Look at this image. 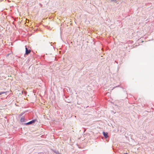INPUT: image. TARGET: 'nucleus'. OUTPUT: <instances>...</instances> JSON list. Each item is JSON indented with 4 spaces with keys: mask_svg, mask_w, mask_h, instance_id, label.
Returning <instances> with one entry per match:
<instances>
[{
    "mask_svg": "<svg viewBox=\"0 0 154 154\" xmlns=\"http://www.w3.org/2000/svg\"><path fill=\"white\" fill-rule=\"evenodd\" d=\"M116 0H112V1L114 2H117Z\"/></svg>",
    "mask_w": 154,
    "mask_h": 154,
    "instance_id": "423d86ee",
    "label": "nucleus"
},
{
    "mask_svg": "<svg viewBox=\"0 0 154 154\" xmlns=\"http://www.w3.org/2000/svg\"><path fill=\"white\" fill-rule=\"evenodd\" d=\"M20 120V121L21 122H25V119L24 117H22L21 118Z\"/></svg>",
    "mask_w": 154,
    "mask_h": 154,
    "instance_id": "20e7f679",
    "label": "nucleus"
},
{
    "mask_svg": "<svg viewBox=\"0 0 154 154\" xmlns=\"http://www.w3.org/2000/svg\"><path fill=\"white\" fill-rule=\"evenodd\" d=\"M5 93V92H0V95H1L2 94H4Z\"/></svg>",
    "mask_w": 154,
    "mask_h": 154,
    "instance_id": "39448f33",
    "label": "nucleus"
},
{
    "mask_svg": "<svg viewBox=\"0 0 154 154\" xmlns=\"http://www.w3.org/2000/svg\"><path fill=\"white\" fill-rule=\"evenodd\" d=\"M128 154V153H124V154Z\"/></svg>",
    "mask_w": 154,
    "mask_h": 154,
    "instance_id": "6e6552de",
    "label": "nucleus"
},
{
    "mask_svg": "<svg viewBox=\"0 0 154 154\" xmlns=\"http://www.w3.org/2000/svg\"><path fill=\"white\" fill-rule=\"evenodd\" d=\"M103 134L105 138H107L108 137V133L107 132H103Z\"/></svg>",
    "mask_w": 154,
    "mask_h": 154,
    "instance_id": "7ed1b4c3",
    "label": "nucleus"
},
{
    "mask_svg": "<svg viewBox=\"0 0 154 154\" xmlns=\"http://www.w3.org/2000/svg\"><path fill=\"white\" fill-rule=\"evenodd\" d=\"M35 121H36V120L35 119H34V120H32V121H31L29 122H28L26 123L25 124H26V125H30L31 124L34 123L35 122Z\"/></svg>",
    "mask_w": 154,
    "mask_h": 154,
    "instance_id": "f257e3e1",
    "label": "nucleus"
},
{
    "mask_svg": "<svg viewBox=\"0 0 154 154\" xmlns=\"http://www.w3.org/2000/svg\"><path fill=\"white\" fill-rule=\"evenodd\" d=\"M119 86H116V87H114L113 89H114L115 88L117 87H118Z\"/></svg>",
    "mask_w": 154,
    "mask_h": 154,
    "instance_id": "0eeeda50",
    "label": "nucleus"
},
{
    "mask_svg": "<svg viewBox=\"0 0 154 154\" xmlns=\"http://www.w3.org/2000/svg\"><path fill=\"white\" fill-rule=\"evenodd\" d=\"M26 47V53L25 54L26 55H28V54L31 52V50L30 49H28V48H27L26 46H25Z\"/></svg>",
    "mask_w": 154,
    "mask_h": 154,
    "instance_id": "f03ea898",
    "label": "nucleus"
},
{
    "mask_svg": "<svg viewBox=\"0 0 154 154\" xmlns=\"http://www.w3.org/2000/svg\"><path fill=\"white\" fill-rule=\"evenodd\" d=\"M111 1H112V0H111Z\"/></svg>",
    "mask_w": 154,
    "mask_h": 154,
    "instance_id": "1a4fd4ad",
    "label": "nucleus"
}]
</instances>
